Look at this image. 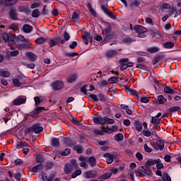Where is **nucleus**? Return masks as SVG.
I'll return each mask as SVG.
<instances>
[{"mask_svg":"<svg viewBox=\"0 0 181 181\" xmlns=\"http://www.w3.org/2000/svg\"><path fill=\"white\" fill-rule=\"evenodd\" d=\"M108 171L109 173H111V176H112V175H117L118 173V168H110Z\"/></svg>","mask_w":181,"mask_h":181,"instance_id":"nucleus-51","label":"nucleus"},{"mask_svg":"<svg viewBox=\"0 0 181 181\" xmlns=\"http://www.w3.org/2000/svg\"><path fill=\"white\" fill-rule=\"evenodd\" d=\"M149 98L148 97H142L140 99L141 103H144V104H148L149 103Z\"/></svg>","mask_w":181,"mask_h":181,"instance_id":"nucleus-59","label":"nucleus"},{"mask_svg":"<svg viewBox=\"0 0 181 181\" xmlns=\"http://www.w3.org/2000/svg\"><path fill=\"white\" fill-rule=\"evenodd\" d=\"M61 155L62 156H67L68 155H70V148H66Z\"/></svg>","mask_w":181,"mask_h":181,"instance_id":"nucleus-62","label":"nucleus"},{"mask_svg":"<svg viewBox=\"0 0 181 181\" xmlns=\"http://www.w3.org/2000/svg\"><path fill=\"white\" fill-rule=\"evenodd\" d=\"M139 170H141V172H142L143 173L147 175V176H152L153 175V173H152V170L146 166H140Z\"/></svg>","mask_w":181,"mask_h":181,"instance_id":"nucleus-5","label":"nucleus"},{"mask_svg":"<svg viewBox=\"0 0 181 181\" xmlns=\"http://www.w3.org/2000/svg\"><path fill=\"white\" fill-rule=\"evenodd\" d=\"M119 77L112 76L108 79V81L110 84H117V83H119Z\"/></svg>","mask_w":181,"mask_h":181,"instance_id":"nucleus-31","label":"nucleus"},{"mask_svg":"<svg viewBox=\"0 0 181 181\" xmlns=\"http://www.w3.org/2000/svg\"><path fill=\"white\" fill-rule=\"evenodd\" d=\"M93 122L95 124H103L104 123V118L101 116H98L97 117H93Z\"/></svg>","mask_w":181,"mask_h":181,"instance_id":"nucleus-32","label":"nucleus"},{"mask_svg":"<svg viewBox=\"0 0 181 181\" xmlns=\"http://www.w3.org/2000/svg\"><path fill=\"white\" fill-rule=\"evenodd\" d=\"M18 11L23 12L24 13H26V15H29V13H30V9L25 6H20L18 8Z\"/></svg>","mask_w":181,"mask_h":181,"instance_id":"nucleus-29","label":"nucleus"},{"mask_svg":"<svg viewBox=\"0 0 181 181\" xmlns=\"http://www.w3.org/2000/svg\"><path fill=\"white\" fill-rule=\"evenodd\" d=\"M12 81L15 87H21V86H22V83H21V81H19L18 78H13Z\"/></svg>","mask_w":181,"mask_h":181,"instance_id":"nucleus-44","label":"nucleus"},{"mask_svg":"<svg viewBox=\"0 0 181 181\" xmlns=\"http://www.w3.org/2000/svg\"><path fill=\"white\" fill-rule=\"evenodd\" d=\"M129 94H131L132 95H134V97H136V98H138V91L135 90L134 89H128Z\"/></svg>","mask_w":181,"mask_h":181,"instance_id":"nucleus-47","label":"nucleus"},{"mask_svg":"<svg viewBox=\"0 0 181 181\" xmlns=\"http://www.w3.org/2000/svg\"><path fill=\"white\" fill-rule=\"evenodd\" d=\"M134 125L136 131H138V132H141V131H142V122H141L139 120H135L134 122Z\"/></svg>","mask_w":181,"mask_h":181,"instance_id":"nucleus-19","label":"nucleus"},{"mask_svg":"<svg viewBox=\"0 0 181 181\" xmlns=\"http://www.w3.org/2000/svg\"><path fill=\"white\" fill-rule=\"evenodd\" d=\"M162 160L160 158L158 159H150L146 162V166H153V165H156V163H160Z\"/></svg>","mask_w":181,"mask_h":181,"instance_id":"nucleus-10","label":"nucleus"},{"mask_svg":"<svg viewBox=\"0 0 181 181\" xmlns=\"http://www.w3.org/2000/svg\"><path fill=\"white\" fill-rule=\"evenodd\" d=\"M41 13H42V15H45V16H46L49 13V9L46 8V5H44Z\"/></svg>","mask_w":181,"mask_h":181,"instance_id":"nucleus-63","label":"nucleus"},{"mask_svg":"<svg viewBox=\"0 0 181 181\" xmlns=\"http://www.w3.org/2000/svg\"><path fill=\"white\" fill-rule=\"evenodd\" d=\"M46 42V39L40 37H38L35 40V43H37V45H45Z\"/></svg>","mask_w":181,"mask_h":181,"instance_id":"nucleus-41","label":"nucleus"},{"mask_svg":"<svg viewBox=\"0 0 181 181\" xmlns=\"http://www.w3.org/2000/svg\"><path fill=\"white\" fill-rule=\"evenodd\" d=\"M164 93H165V94H176L177 92L173 90V89L169 86H165L164 88Z\"/></svg>","mask_w":181,"mask_h":181,"instance_id":"nucleus-33","label":"nucleus"},{"mask_svg":"<svg viewBox=\"0 0 181 181\" xmlns=\"http://www.w3.org/2000/svg\"><path fill=\"white\" fill-rule=\"evenodd\" d=\"M156 149L159 151H163V148H165V142L162 140H157L156 142Z\"/></svg>","mask_w":181,"mask_h":181,"instance_id":"nucleus-23","label":"nucleus"},{"mask_svg":"<svg viewBox=\"0 0 181 181\" xmlns=\"http://www.w3.org/2000/svg\"><path fill=\"white\" fill-rule=\"evenodd\" d=\"M30 130L35 134H40L43 131V127L40 124H35L30 127Z\"/></svg>","mask_w":181,"mask_h":181,"instance_id":"nucleus-3","label":"nucleus"},{"mask_svg":"<svg viewBox=\"0 0 181 181\" xmlns=\"http://www.w3.org/2000/svg\"><path fill=\"white\" fill-rule=\"evenodd\" d=\"M117 55H118V52L115 49H110L106 52V57H108L109 59H111L115 56H117Z\"/></svg>","mask_w":181,"mask_h":181,"instance_id":"nucleus-15","label":"nucleus"},{"mask_svg":"<svg viewBox=\"0 0 181 181\" xmlns=\"http://www.w3.org/2000/svg\"><path fill=\"white\" fill-rule=\"evenodd\" d=\"M26 57L30 62H35L37 60V55L33 54V52H28L26 53Z\"/></svg>","mask_w":181,"mask_h":181,"instance_id":"nucleus-14","label":"nucleus"},{"mask_svg":"<svg viewBox=\"0 0 181 181\" xmlns=\"http://www.w3.org/2000/svg\"><path fill=\"white\" fill-rule=\"evenodd\" d=\"M32 16L33 18H39V16H40V11H39V9L33 10L32 13Z\"/></svg>","mask_w":181,"mask_h":181,"instance_id":"nucleus-48","label":"nucleus"},{"mask_svg":"<svg viewBox=\"0 0 181 181\" xmlns=\"http://www.w3.org/2000/svg\"><path fill=\"white\" fill-rule=\"evenodd\" d=\"M114 122H115V120H114L113 119H111V118L107 117H103V123L104 124H114Z\"/></svg>","mask_w":181,"mask_h":181,"instance_id":"nucleus-35","label":"nucleus"},{"mask_svg":"<svg viewBox=\"0 0 181 181\" xmlns=\"http://www.w3.org/2000/svg\"><path fill=\"white\" fill-rule=\"evenodd\" d=\"M162 179L163 181H172V178H170L168 173H163Z\"/></svg>","mask_w":181,"mask_h":181,"instance_id":"nucleus-46","label":"nucleus"},{"mask_svg":"<svg viewBox=\"0 0 181 181\" xmlns=\"http://www.w3.org/2000/svg\"><path fill=\"white\" fill-rule=\"evenodd\" d=\"M7 42H8V46L10 47V49L11 50H13L15 49V47H13L12 46V45H15L16 44L15 40H13V38H10L9 40H8Z\"/></svg>","mask_w":181,"mask_h":181,"instance_id":"nucleus-45","label":"nucleus"},{"mask_svg":"<svg viewBox=\"0 0 181 181\" xmlns=\"http://www.w3.org/2000/svg\"><path fill=\"white\" fill-rule=\"evenodd\" d=\"M114 139L117 142H120V141H123L124 140V134H122V133H119L117 134H115L114 136Z\"/></svg>","mask_w":181,"mask_h":181,"instance_id":"nucleus-30","label":"nucleus"},{"mask_svg":"<svg viewBox=\"0 0 181 181\" xmlns=\"http://www.w3.org/2000/svg\"><path fill=\"white\" fill-rule=\"evenodd\" d=\"M8 15L12 21H18V11L15 8H11L8 11Z\"/></svg>","mask_w":181,"mask_h":181,"instance_id":"nucleus-2","label":"nucleus"},{"mask_svg":"<svg viewBox=\"0 0 181 181\" xmlns=\"http://www.w3.org/2000/svg\"><path fill=\"white\" fill-rule=\"evenodd\" d=\"M83 173V171L81 170H76L75 172H74L71 175L72 179H76L77 176H80Z\"/></svg>","mask_w":181,"mask_h":181,"instance_id":"nucleus-42","label":"nucleus"},{"mask_svg":"<svg viewBox=\"0 0 181 181\" xmlns=\"http://www.w3.org/2000/svg\"><path fill=\"white\" fill-rule=\"evenodd\" d=\"M28 145V144L25 141H20L17 144V148L18 149H21V148H22V146H26Z\"/></svg>","mask_w":181,"mask_h":181,"instance_id":"nucleus-58","label":"nucleus"},{"mask_svg":"<svg viewBox=\"0 0 181 181\" xmlns=\"http://www.w3.org/2000/svg\"><path fill=\"white\" fill-rule=\"evenodd\" d=\"M88 163L92 168L97 166V160L95 157L91 156L88 158Z\"/></svg>","mask_w":181,"mask_h":181,"instance_id":"nucleus-27","label":"nucleus"},{"mask_svg":"<svg viewBox=\"0 0 181 181\" xmlns=\"http://www.w3.org/2000/svg\"><path fill=\"white\" fill-rule=\"evenodd\" d=\"M96 175H97L96 170H89L85 173V177L86 179H92V177H95Z\"/></svg>","mask_w":181,"mask_h":181,"instance_id":"nucleus-13","label":"nucleus"},{"mask_svg":"<svg viewBox=\"0 0 181 181\" xmlns=\"http://www.w3.org/2000/svg\"><path fill=\"white\" fill-rule=\"evenodd\" d=\"M77 78H78V74H72L67 78L68 83H74V81H77Z\"/></svg>","mask_w":181,"mask_h":181,"instance_id":"nucleus-18","label":"nucleus"},{"mask_svg":"<svg viewBox=\"0 0 181 181\" xmlns=\"http://www.w3.org/2000/svg\"><path fill=\"white\" fill-rule=\"evenodd\" d=\"M110 177H111V173H110V171H108L107 173H105L100 175L98 177V179L100 180H107L110 179Z\"/></svg>","mask_w":181,"mask_h":181,"instance_id":"nucleus-22","label":"nucleus"},{"mask_svg":"<svg viewBox=\"0 0 181 181\" xmlns=\"http://www.w3.org/2000/svg\"><path fill=\"white\" fill-rule=\"evenodd\" d=\"M26 42H27L26 44H21L19 45L20 49H26V47H29L30 46H32V44H30L29 41Z\"/></svg>","mask_w":181,"mask_h":181,"instance_id":"nucleus-55","label":"nucleus"},{"mask_svg":"<svg viewBox=\"0 0 181 181\" xmlns=\"http://www.w3.org/2000/svg\"><path fill=\"white\" fill-rule=\"evenodd\" d=\"M60 44V37L53 38L49 42V45L50 47H54V46H57Z\"/></svg>","mask_w":181,"mask_h":181,"instance_id":"nucleus-16","label":"nucleus"},{"mask_svg":"<svg viewBox=\"0 0 181 181\" xmlns=\"http://www.w3.org/2000/svg\"><path fill=\"white\" fill-rule=\"evenodd\" d=\"M141 5V2L139 0H134L130 4V6L134 7V6H139Z\"/></svg>","mask_w":181,"mask_h":181,"instance_id":"nucleus-54","label":"nucleus"},{"mask_svg":"<svg viewBox=\"0 0 181 181\" xmlns=\"http://www.w3.org/2000/svg\"><path fill=\"white\" fill-rule=\"evenodd\" d=\"M71 166H73V168L77 169V168H78V163H77L76 160H71Z\"/></svg>","mask_w":181,"mask_h":181,"instance_id":"nucleus-57","label":"nucleus"},{"mask_svg":"<svg viewBox=\"0 0 181 181\" xmlns=\"http://www.w3.org/2000/svg\"><path fill=\"white\" fill-rule=\"evenodd\" d=\"M22 30L24 33H32L33 31V27L29 24H25L23 25Z\"/></svg>","mask_w":181,"mask_h":181,"instance_id":"nucleus-11","label":"nucleus"},{"mask_svg":"<svg viewBox=\"0 0 181 181\" xmlns=\"http://www.w3.org/2000/svg\"><path fill=\"white\" fill-rule=\"evenodd\" d=\"M11 76L9 71H5L4 69H0V76L3 78H8Z\"/></svg>","mask_w":181,"mask_h":181,"instance_id":"nucleus-26","label":"nucleus"},{"mask_svg":"<svg viewBox=\"0 0 181 181\" xmlns=\"http://www.w3.org/2000/svg\"><path fill=\"white\" fill-rule=\"evenodd\" d=\"M16 35H15L14 34H8L6 33H4L2 34V39L4 40L5 42H8V40H9V39H16Z\"/></svg>","mask_w":181,"mask_h":181,"instance_id":"nucleus-9","label":"nucleus"},{"mask_svg":"<svg viewBox=\"0 0 181 181\" xmlns=\"http://www.w3.org/2000/svg\"><path fill=\"white\" fill-rule=\"evenodd\" d=\"M144 151H146L148 153H151V152L153 151L152 148L148 146V144H144Z\"/></svg>","mask_w":181,"mask_h":181,"instance_id":"nucleus-60","label":"nucleus"},{"mask_svg":"<svg viewBox=\"0 0 181 181\" xmlns=\"http://www.w3.org/2000/svg\"><path fill=\"white\" fill-rule=\"evenodd\" d=\"M63 87H64V84L63 83V82L62 81H57L52 83V88L55 91L57 90H62V88H63Z\"/></svg>","mask_w":181,"mask_h":181,"instance_id":"nucleus-4","label":"nucleus"},{"mask_svg":"<svg viewBox=\"0 0 181 181\" xmlns=\"http://www.w3.org/2000/svg\"><path fill=\"white\" fill-rule=\"evenodd\" d=\"M151 122L152 124H160V119L156 117H153Z\"/></svg>","mask_w":181,"mask_h":181,"instance_id":"nucleus-52","label":"nucleus"},{"mask_svg":"<svg viewBox=\"0 0 181 181\" xmlns=\"http://www.w3.org/2000/svg\"><path fill=\"white\" fill-rule=\"evenodd\" d=\"M26 103V98H17L13 100V105H21Z\"/></svg>","mask_w":181,"mask_h":181,"instance_id":"nucleus-12","label":"nucleus"},{"mask_svg":"<svg viewBox=\"0 0 181 181\" xmlns=\"http://www.w3.org/2000/svg\"><path fill=\"white\" fill-rule=\"evenodd\" d=\"M101 9L103 11L105 15H107L109 18H111L112 19H114V15L112 14V12L107 8V6H104L103 4L101 5Z\"/></svg>","mask_w":181,"mask_h":181,"instance_id":"nucleus-7","label":"nucleus"},{"mask_svg":"<svg viewBox=\"0 0 181 181\" xmlns=\"http://www.w3.org/2000/svg\"><path fill=\"white\" fill-rule=\"evenodd\" d=\"M147 52H148V53H157V52H159V48L157 47H148L147 48Z\"/></svg>","mask_w":181,"mask_h":181,"instance_id":"nucleus-38","label":"nucleus"},{"mask_svg":"<svg viewBox=\"0 0 181 181\" xmlns=\"http://www.w3.org/2000/svg\"><path fill=\"white\" fill-rule=\"evenodd\" d=\"M64 144L68 146H74V145H76V141L71 138H65Z\"/></svg>","mask_w":181,"mask_h":181,"instance_id":"nucleus-21","label":"nucleus"},{"mask_svg":"<svg viewBox=\"0 0 181 181\" xmlns=\"http://www.w3.org/2000/svg\"><path fill=\"white\" fill-rule=\"evenodd\" d=\"M74 151H76L77 153L81 154L84 152V147L83 146H75L74 148Z\"/></svg>","mask_w":181,"mask_h":181,"instance_id":"nucleus-36","label":"nucleus"},{"mask_svg":"<svg viewBox=\"0 0 181 181\" xmlns=\"http://www.w3.org/2000/svg\"><path fill=\"white\" fill-rule=\"evenodd\" d=\"M129 62V59L128 58H124V59H122L119 61L120 64H128V62Z\"/></svg>","mask_w":181,"mask_h":181,"instance_id":"nucleus-64","label":"nucleus"},{"mask_svg":"<svg viewBox=\"0 0 181 181\" xmlns=\"http://www.w3.org/2000/svg\"><path fill=\"white\" fill-rule=\"evenodd\" d=\"M103 157L106 158V162L108 165H111L114 162V155L106 153L103 155Z\"/></svg>","mask_w":181,"mask_h":181,"instance_id":"nucleus-8","label":"nucleus"},{"mask_svg":"<svg viewBox=\"0 0 181 181\" xmlns=\"http://www.w3.org/2000/svg\"><path fill=\"white\" fill-rule=\"evenodd\" d=\"M102 129L103 131V134L104 132H105L106 134H112V130L111 128L102 127Z\"/></svg>","mask_w":181,"mask_h":181,"instance_id":"nucleus-50","label":"nucleus"},{"mask_svg":"<svg viewBox=\"0 0 181 181\" xmlns=\"http://www.w3.org/2000/svg\"><path fill=\"white\" fill-rule=\"evenodd\" d=\"M162 59H163L162 55L154 57V58L153 59V66L158 64V62H160V60H162Z\"/></svg>","mask_w":181,"mask_h":181,"instance_id":"nucleus-40","label":"nucleus"},{"mask_svg":"<svg viewBox=\"0 0 181 181\" xmlns=\"http://www.w3.org/2000/svg\"><path fill=\"white\" fill-rule=\"evenodd\" d=\"M43 170V165L42 164L37 165L32 168V172L37 173V172H40Z\"/></svg>","mask_w":181,"mask_h":181,"instance_id":"nucleus-28","label":"nucleus"},{"mask_svg":"<svg viewBox=\"0 0 181 181\" xmlns=\"http://www.w3.org/2000/svg\"><path fill=\"white\" fill-rule=\"evenodd\" d=\"M180 110V107L179 106H173L168 109V112H176Z\"/></svg>","mask_w":181,"mask_h":181,"instance_id":"nucleus-43","label":"nucleus"},{"mask_svg":"<svg viewBox=\"0 0 181 181\" xmlns=\"http://www.w3.org/2000/svg\"><path fill=\"white\" fill-rule=\"evenodd\" d=\"M40 175L42 176V179L43 181H47L48 177L47 174H46V173L42 171Z\"/></svg>","mask_w":181,"mask_h":181,"instance_id":"nucleus-61","label":"nucleus"},{"mask_svg":"<svg viewBox=\"0 0 181 181\" xmlns=\"http://www.w3.org/2000/svg\"><path fill=\"white\" fill-rule=\"evenodd\" d=\"M142 134L144 136H147V137H149L152 135V132H151V130H144L142 132Z\"/></svg>","mask_w":181,"mask_h":181,"instance_id":"nucleus-56","label":"nucleus"},{"mask_svg":"<svg viewBox=\"0 0 181 181\" xmlns=\"http://www.w3.org/2000/svg\"><path fill=\"white\" fill-rule=\"evenodd\" d=\"M73 165H71L70 164H66L64 166V172L65 175H70L71 172L74 170Z\"/></svg>","mask_w":181,"mask_h":181,"instance_id":"nucleus-17","label":"nucleus"},{"mask_svg":"<svg viewBox=\"0 0 181 181\" xmlns=\"http://www.w3.org/2000/svg\"><path fill=\"white\" fill-rule=\"evenodd\" d=\"M102 35L103 36L104 42H110V40L117 39V35L112 34V30L110 27H107L103 30Z\"/></svg>","mask_w":181,"mask_h":181,"instance_id":"nucleus-1","label":"nucleus"},{"mask_svg":"<svg viewBox=\"0 0 181 181\" xmlns=\"http://www.w3.org/2000/svg\"><path fill=\"white\" fill-rule=\"evenodd\" d=\"M18 4V0H4L5 6H13V5H16Z\"/></svg>","mask_w":181,"mask_h":181,"instance_id":"nucleus-24","label":"nucleus"},{"mask_svg":"<svg viewBox=\"0 0 181 181\" xmlns=\"http://www.w3.org/2000/svg\"><path fill=\"white\" fill-rule=\"evenodd\" d=\"M16 40H20V42H29V40L25 39V36L19 35L16 38Z\"/></svg>","mask_w":181,"mask_h":181,"instance_id":"nucleus-53","label":"nucleus"},{"mask_svg":"<svg viewBox=\"0 0 181 181\" xmlns=\"http://www.w3.org/2000/svg\"><path fill=\"white\" fill-rule=\"evenodd\" d=\"M122 42L125 43V45H132L134 42H136V39L132 38L129 35H125L123 37Z\"/></svg>","mask_w":181,"mask_h":181,"instance_id":"nucleus-6","label":"nucleus"},{"mask_svg":"<svg viewBox=\"0 0 181 181\" xmlns=\"http://www.w3.org/2000/svg\"><path fill=\"white\" fill-rule=\"evenodd\" d=\"M73 21H78L80 19V11H76L72 14Z\"/></svg>","mask_w":181,"mask_h":181,"instance_id":"nucleus-37","label":"nucleus"},{"mask_svg":"<svg viewBox=\"0 0 181 181\" xmlns=\"http://www.w3.org/2000/svg\"><path fill=\"white\" fill-rule=\"evenodd\" d=\"M164 49H172L175 46L173 42H167L163 44Z\"/></svg>","mask_w":181,"mask_h":181,"instance_id":"nucleus-34","label":"nucleus"},{"mask_svg":"<svg viewBox=\"0 0 181 181\" xmlns=\"http://www.w3.org/2000/svg\"><path fill=\"white\" fill-rule=\"evenodd\" d=\"M51 145L52 146L56 147L60 146V141L59 138L53 137L51 140Z\"/></svg>","mask_w":181,"mask_h":181,"instance_id":"nucleus-25","label":"nucleus"},{"mask_svg":"<svg viewBox=\"0 0 181 181\" xmlns=\"http://www.w3.org/2000/svg\"><path fill=\"white\" fill-rule=\"evenodd\" d=\"M158 101L160 104H165L166 103V98L163 95H159L158 97Z\"/></svg>","mask_w":181,"mask_h":181,"instance_id":"nucleus-49","label":"nucleus"},{"mask_svg":"<svg viewBox=\"0 0 181 181\" xmlns=\"http://www.w3.org/2000/svg\"><path fill=\"white\" fill-rule=\"evenodd\" d=\"M134 30L136 32V33H141L148 32V29H146V28H145L142 25H136L134 28Z\"/></svg>","mask_w":181,"mask_h":181,"instance_id":"nucleus-20","label":"nucleus"},{"mask_svg":"<svg viewBox=\"0 0 181 181\" xmlns=\"http://www.w3.org/2000/svg\"><path fill=\"white\" fill-rule=\"evenodd\" d=\"M36 160H37V163H43V162H45V158L42 154H38L36 156Z\"/></svg>","mask_w":181,"mask_h":181,"instance_id":"nucleus-39","label":"nucleus"}]
</instances>
